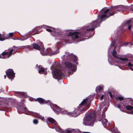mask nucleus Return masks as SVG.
<instances>
[{"instance_id": "obj_32", "label": "nucleus", "mask_w": 133, "mask_h": 133, "mask_svg": "<svg viewBox=\"0 0 133 133\" xmlns=\"http://www.w3.org/2000/svg\"><path fill=\"white\" fill-rule=\"evenodd\" d=\"M108 93L109 95V96L110 97L112 98H113V96L111 95V92L110 91H108Z\"/></svg>"}, {"instance_id": "obj_51", "label": "nucleus", "mask_w": 133, "mask_h": 133, "mask_svg": "<svg viewBox=\"0 0 133 133\" xmlns=\"http://www.w3.org/2000/svg\"><path fill=\"white\" fill-rule=\"evenodd\" d=\"M1 107V105H0V108Z\"/></svg>"}, {"instance_id": "obj_1", "label": "nucleus", "mask_w": 133, "mask_h": 133, "mask_svg": "<svg viewBox=\"0 0 133 133\" xmlns=\"http://www.w3.org/2000/svg\"><path fill=\"white\" fill-rule=\"evenodd\" d=\"M124 6L122 5L113 6L112 7V9H118L117 10L115 11L114 13L111 12L109 13L108 12L110 10L109 9H108L105 11L104 13L102 14V12L103 11L104 9H103L100 11L98 16V17H99V16L101 15V22H102V21H103V20H102V19L103 18H107L108 17L111 16L113 15L114 13H116L117 12V11H118L120 12H121L124 10Z\"/></svg>"}, {"instance_id": "obj_36", "label": "nucleus", "mask_w": 133, "mask_h": 133, "mask_svg": "<svg viewBox=\"0 0 133 133\" xmlns=\"http://www.w3.org/2000/svg\"><path fill=\"white\" fill-rule=\"evenodd\" d=\"M5 39L4 38H2L1 36V34H0V40L1 41H3Z\"/></svg>"}, {"instance_id": "obj_18", "label": "nucleus", "mask_w": 133, "mask_h": 133, "mask_svg": "<svg viewBox=\"0 0 133 133\" xmlns=\"http://www.w3.org/2000/svg\"><path fill=\"white\" fill-rule=\"evenodd\" d=\"M39 73L40 74H43L44 75H46L47 74L46 71H45L44 69L42 67H41L40 66H39Z\"/></svg>"}, {"instance_id": "obj_30", "label": "nucleus", "mask_w": 133, "mask_h": 133, "mask_svg": "<svg viewBox=\"0 0 133 133\" xmlns=\"http://www.w3.org/2000/svg\"><path fill=\"white\" fill-rule=\"evenodd\" d=\"M21 110L22 111V110H24V111H28V110H27L26 108V107H25V108H22L21 109Z\"/></svg>"}, {"instance_id": "obj_42", "label": "nucleus", "mask_w": 133, "mask_h": 133, "mask_svg": "<svg viewBox=\"0 0 133 133\" xmlns=\"http://www.w3.org/2000/svg\"><path fill=\"white\" fill-rule=\"evenodd\" d=\"M4 78H5H5L6 77V75H4Z\"/></svg>"}, {"instance_id": "obj_46", "label": "nucleus", "mask_w": 133, "mask_h": 133, "mask_svg": "<svg viewBox=\"0 0 133 133\" xmlns=\"http://www.w3.org/2000/svg\"><path fill=\"white\" fill-rule=\"evenodd\" d=\"M133 44V43H132V44H131L130 45H132Z\"/></svg>"}, {"instance_id": "obj_17", "label": "nucleus", "mask_w": 133, "mask_h": 133, "mask_svg": "<svg viewBox=\"0 0 133 133\" xmlns=\"http://www.w3.org/2000/svg\"><path fill=\"white\" fill-rule=\"evenodd\" d=\"M43 27V28H46V30L49 32H54V33H56L55 29L51 27L44 25Z\"/></svg>"}, {"instance_id": "obj_6", "label": "nucleus", "mask_w": 133, "mask_h": 133, "mask_svg": "<svg viewBox=\"0 0 133 133\" xmlns=\"http://www.w3.org/2000/svg\"><path fill=\"white\" fill-rule=\"evenodd\" d=\"M48 121L52 123L53 126H55V127L53 128H55L56 131L61 133H74L75 130L74 129L71 128L67 129L65 131L62 130L59 127L57 128L58 125L56 122L52 118H48Z\"/></svg>"}, {"instance_id": "obj_11", "label": "nucleus", "mask_w": 133, "mask_h": 133, "mask_svg": "<svg viewBox=\"0 0 133 133\" xmlns=\"http://www.w3.org/2000/svg\"><path fill=\"white\" fill-rule=\"evenodd\" d=\"M64 64L69 72L71 71L75 72L76 71V66L75 65H72L70 63L66 61L64 63Z\"/></svg>"}, {"instance_id": "obj_39", "label": "nucleus", "mask_w": 133, "mask_h": 133, "mask_svg": "<svg viewBox=\"0 0 133 133\" xmlns=\"http://www.w3.org/2000/svg\"><path fill=\"white\" fill-rule=\"evenodd\" d=\"M117 107L118 108H120V104H117Z\"/></svg>"}, {"instance_id": "obj_7", "label": "nucleus", "mask_w": 133, "mask_h": 133, "mask_svg": "<svg viewBox=\"0 0 133 133\" xmlns=\"http://www.w3.org/2000/svg\"><path fill=\"white\" fill-rule=\"evenodd\" d=\"M95 113L91 112L86 117L87 122L83 121V124L85 125L92 126L94 125V123L95 121Z\"/></svg>"}, {"instance_id": "obj_9", "label": "nucleus", "mask_w": 133, "mask_h": 133, "mask_svg": "<svg viewBox=\"0 0 133 133\" xmlns=\"http://www.w3.org/2000/svg\"><path fill=\"white\" fill-rule=\"evenodd\" d=\"M56 66L55 65H52L51 67V69L52 71V74L54 78L57 79L58 77H62L63 75V73L60 70L57 69H53Z\"/></svg>"}, {"instance_id": "obj_13", "label": "nucleus", "mask_w": 133, "mask_h": 133, "mask_svg": "<svg viewBox=\"0 0 133 133\" xmlns=\"http://www.w3.org/2000/svg\"><path fill=\"white\" fill-rule=\"evenodd\" d=\"M50 107L57 114H58L60 113L62 114L65 113L63 109H61L60 108L56 105H54V107L53 108H52L51 106H50Z\"/></svg>"}, {"instance_id": "obj_49", "label": "nucleus", "mask_w": 133, "mask_h": 133, "mask_svg": "<svg viewBox=\"0 0 133 133\" xmlns=\"http://www.w3.org/2000/svg\"><path fill=\"white\" fill-rule=\"evenodd\" d=\"M114 49H115V47H114Z\"/></svg>"}, {"instance_id": "obj_29", "label": "nucleus", "mask_w": 133, "mask_h": 133, "mask_svg": "<svg viewBox=\"0 0 133 133\" xmlns=\"http://www.w3.org/2000/svg\"><path fill=\"white\" fill-rule=\"evenodd\" d=\"M33 123L35 124H37L38 123V121L37 119H34L33 120Z\"/></svg>"}, {"instance_id": "obj_24", "label": "nucleus", "mask_w": 133, "mask_h": 133, "mask_svg": "<svg viewBox=\"0 0 133 133\" xmlns=\"http://www.w3.org/2000/svg\"><path fill=\"white\" fill-rule=\"evenodd\" d=\"M128 66L129 67V68L131 70L133 71V64L130 63H129Z\"/></svg>"}, {"instance_id": "obj_21", "label": "nucleus", "mask_w": 133, "mask_h": 133, "mask_svg": "<svg viewBox=\"0 0 133 133\" xmlns=\"http://www.w3.org/2000/svg\"><path fill=\"white\" fill-rule=\"evenodd\" d=\"M35 117L38 118L39 119H41L42 120H44V118L43 117H42L41 115H40L39 114L37 113H35Z\"/></svg>"}, {"instance_id": "obj_48", "label": "nucleus", "mask_w": 133, "mask_h": 133, "mask_svg": "<svg viewBox=\"0 0 133 133\" xmlns=\"http://www.w3.org/2000/svg\"><path fill=\"white\" fill-rule=\"evenodd\" d=\"M132 11H133V9H132Z\"/></svg>"}, {"instance_id": "obj_34", "label": "nucleus", "mask_w": 133, "mask_h": 133, "mask_svg": "<svg viewBox=\"0 0 133 133\" xmlns=\"http://www.w3.org/2000/svg\"><path fill=\"white\" fill-rule=\"evenodd\" d=\"M131 56V55L129 54H127L126 55H125V57H130Z\"/></svg>"}, {"instance_id": "obj_50", "label": "nucleus", "mask_w": 133, "mask_h": 133, "mask_svg": "<svg viewBox=\"0 0 133 133\" xmlns=\"http://www.w3.org/2000/svg\"><path fill=\"white\" fill-rule=\"evenodd\" d=\"M52 34V35H54V34Z\"/></svg>"}, {"instance_id": "obj_47", "label": "nucleus", "mask_w": 133, "mask_h": 133, "mask_svg": "<svg viewBox=\"0 0 133 133\" xmlns=\"http://www.w3.org/2000/svg\"><path fill=\"white\" fill-rule=\"evenodd\" d=\"M1 90L0 89V92H1Z\"/></svg>"}, {"instance_id": "obj_23", "label": "nucleus", "mask_w": 133, "mask_h": 133, "mask_svg": "<svg viewBox=\"0 0 133 133\" xmlns=\"http://www.w3.org/2000/svg\"><path fill=\"white\" fill-rule=\"evenodd\" d=\"M126 109L128 110H131L133 109V107L132 106L128 105L126 107Z\"/></svg>"}, {"instance_id": "obj_35", "label": "nucleus", "mask_w": 133, "mask_h": 133, "mask_svg": "<svg viewBox=\"0 0 133 133\" xmlns=\"http://www.w3.org/2000/svg\"><path fill=\"white\" fill-rule=\"evenodd\" d=\"M39 45H40V46L42 47H43V43L42 42H39Z\"/></svg>"}, {"instance_id": "obj_40", "label": "nucleus", "mask_w": 133, "mask_h": 133, "mask_svg": "<svg viewBox=\"0 0 133 133\" xmlns=\"http://www.w3.org/2000/svg\"><path fill=\"white\" fill-rule=\"evenodd\" d=\"M130 114H131L133 115V110L132 111L130 112Z\"/></svg>"}, {"instance_id": "obj_22", "label": "nucleus", "mask_w": 133, "mask_h": 133, "mask_svg": "<svg viewBox=\"0 0 133 133\" xmlns=\"http://www.w3.org/2000/svg\"><path fill=\"white\" fill-rule=\"evenodd\" d=\"M21 97L23 98H25L27 96L26 93L25 92H21Z\"/></svg>"}, {"instance_id": "obj_25", "label": "nucleus", "mask_w": 133, "mask_h": 133, "mask_svg": "<svg viewBox=\"0 0 133 133\" xmlns=\"http://www.w3.org/2000/svg\"><path fill=\"white\" fill-rule=\"evenodd\" d=\"M42 55H47L48 54L47 52H45L43 50H41L40 51Z\"/></svg>"}, {"instance_id": "obj_26", "label": "nucleus", "mask_w": 133, "mask_h": 133, "mask_svg": "<svg viewBox=\"0 0 133 133\" xmlns=\"http://www.w3.org/2000/svg\"><path fill=\"white\" fill-rule=\"evenodd\" d=\"M123 98L121 96H118L116 98L117 100H119L120 101H122L123 99Z\"/></svg>"}, {"instance_id": "obj_33", "label": "nucleus", "mask_w": 133, "mask_h": 133, "mask_svg": "<svg viewBox=\"0 0 133 133\" xmlns=\"http://www.w3.org/2000/svg\"><path fill=\"white\" fill-rule=\"evenodd\" d=\"M131 21L130 20L127 21L126 22V24L127 25L129 24L130 23Z\"/></svg>"}, {"instance_id": "obj_10", "label": "nucleus", "mask_w": 133, "mask_h": 133, "mask_svg": "<svg viewBox=\"0 0 133 133\" xmlns=\"http://www.w3.org/2000/svg\"><path fill=\"white\" fill-rule=\"evenodd\" d=\"M13 49H11L9 52H6L4 51L2 53L1 55H0V58H6L9 57L12 55L14 53H12V52L15 49H17V47L16 46H14Z\"/></svg>"}, {"instance_id": "obj_15", "label": "nucleus", "mask_w": 133, "mask_h": 133, "mask_svg": "<svg viewBox=\"0 0 133 133\" xmlns=\"http://www.w3.org/2000/svg\"><path fill=\"white\" fill-rule=\"evenodd\" d=\"M103 88L102 86H99L97 87L96 89V90L97 92V94L98 95H101V96L100 97V99L102 100L103 99L104 94H101L100 93H102L103 92Z\"/></svg>"}, {"instance_id": "obj_14", "label": "nucleus", "mask_w": 133, "mask_h": 133, "mask_svg": "<svg viewBox=\"0 0 133 133\" xmlns=\"http://www.w3.org/2000/svg\"><path fill=\"white\" fill-rule=\"evenodd\" d=\"M6 72L9 78L11 79V80L13 79L15 76V73L12 69H9L7 70Z\"/></svg>"}, {"instance_id": "obj_3", "label": "nucleus", "mask_w": 133, "mask_h": 133, "mask_svg": "<svg viewBox=\"0 0 133 133\" xmlns=\"http://www.w3.org/2000/svg\"><path fill=\"white\" fill-rule=\"evenodd\" d=\"M66 34L68 36L65 38V39L67 43H71L74 41L75 38H78L81 36V34L79 33H76L73 30H68L67 31Z\"/></svg>"}, {"instance_id": "obj_19", "label": "nucleus", "mask_w": 133, "mask_h": 133, "mask_svg": "<svg viewBox=\"0 0 133 133\" xmlns=\"http://www.w3.org/2000/svg\"><path fill=\"white\" fill-rule=\"evenodd\" d=\"M36 101H38L39 103H48V102L45 100L41 98H38L36 99L35 100Z\"/></svg>"}, {"instance_id": "obj_44", "label": "nucleus", "mask_w": 133, "mask_h": 133, "mask_svg": "<svg viewBox=\"0 0 133 133\" xmlns=\"http://www.w3.org/2000/svg\"><path fill=\"white\" fill-rule=\"evenodd\" d=\"M91 100H89V101L90 103H91Z\"/></svg>"}, {"instance_id": "obj_27", "label": "nucleus", "mask_w": 133, "mask_h": 133, "mask_svg": "<svg viewBox=\"0 0 133 133\" xmlns=\"http://www.w3.org/2000/svg\"><path fill=\"white\" fill-rule=\"evenodd\" d=\"M23 48H28L31 49L32 46L30 45H26L25 46H22Z\"/></svg>"}, {"instance_id": "obj_37", "label": "nucleus", "mask_w": 133, "mask_h": 133, "mask_svg": "<svg viewBox=\"0 0 133 133\" xmlns=\"http://www.w3.org/2000/svg\"><path fill=\"white\" fill-rule=\"evenodd\" d=\"M13 35V33H10L9 34V36H12Z\"/></svg>"}, {"instance_id": "obj_41", "label": "nucleus", "mask_w": 133, "mask_h": 133, "mask_svg": "<svg viewBox=\"0 0 133 133\" xmlns=\"http://www.w3.org/2000/svg\"><path fill=\"white\" fill-rule=\"evenodd\" d=\"M36 33H35L34 34H32V35H35L36 34Z\"/></svg>"}, {"instance_id": "obj_43", "label": "nucleus", "mask_w": 133, "mask_h": 133, "mask_svg": "<svg viewBox=\"0 0 133 133\" xmlns=\"http://www.w3.org/2000/svg\"><path fill=\"white\" fill-rule=\"evenodd\" d=\"M108 53L109 52V49L108 50Z\"/></svg>"}, {"instance_id": "obj_8", "label": "nucleus", "mask_w": 133, "mask_h": 133, "mask_svg": "<svg viewBox=\"0 0 133 133\" xmlns=\"http://www.w3.org/2000/svg\"><path fill=\"white\" fill-rule=\"evenodd\" d=\"M63 60L64 61H72L74 62H76L77 58L75 56H72L68 52L65 53V55H63L62 57Z\"/></svg>"}, {"instance_id": "obj_5", "label": "nucleus", "mask_w": 133, "mask_h": 133, "mask_svg": "<svg viewBox=\"0 0 133 133\" xmlns=\"http://www.w3.org/2000/svg\"><path fill=\"white\" fill-rule=\"evenodd\" d=\"M99 25L100 22H98V19L92 22L89 25L84 27V30L82 33V36H86L87 35L86 34L89 33L90 31L94 30L95 28L98 27Z\"/></svg>"}, {"instance_id": "obj_28", "label": "nucleus", "mask_w": 133, "mask_h": 133, "mask_svg": "<svg viewBox=\"0 0 133 133\" xmlns=\"http://www.w3.org/2000/svg\"><path fill=\"white\" fill-rule=\"evenodd\" d=\"M112 133H120L118 130L116 129L112 130Z\"/></svg>"}, {"instance_id": "obj_31", "label": "nucleus", "mask_w": 133, "mask_h": 133, "mask_svg": "<svg viewBox=\"0 0 133 133\" xmlns=\"http://www.w3.org/2000/svg\"><path fill=\"white\" fill-rule=\"evenodd\" d=\"M115 43V40H114L113 42L110 45V46L111 47H112L114 46Z\"/></svg>"}, {"instance_id": "obj_2", "label": "nucleus", "mask_w": 133, "mask_h": 133, "mask_svg": "<svg viewBox=\"0 0 133 133\" xmlns=\"http://www.w3.org/2000/svg\"><path fill=\"white\" fill-rule=\"evenodd\" d=\"M89 97H87L79 104L78 107L72 114V117H76L80 114L84 112L87 109V107L88 106L87 105V101H88Z\"/></svg>"}, {"instance_id": "obj_45", "label": "nucleus", "mask_w": 133, "mask_h": 133, "mask_svg": "<svg viewBox=\"0 0 133 133\" xmlns=\"http://www.w3.org/2000/svg\"><path fill=\"white\" fill-rule=\"evenodd\" d=\"M127 43L128 44V43ZM127 44H125L124 45H127Z\"/></svg>"}, {"instance_id": "obj_38", "label": "nucleus", "mask_w": 133, "mask_h": 133, "mask_svg": "<svg viewBox=\"0 0 133 133\" xmlns=\"http://www.w3.org/2000/svg\"><path fill=\"white\" fill-rule=\"evenodd\" d=\"M132 26V25H129L128 26V28L129 29H131V27Z\"/></svg>"}, {"instance_id": "obj_20", "label": "nucleus", "mask_w": 133, "mask_h": 133, "mask_svg": "<svg viewBox=\"0 0 133 133\" xmlns=\"http://www.w3.org/2000/svg\"><path fill=\"white\" fill-rule=\"evenodd\" d=\"M33 46L34 48L37 50H40L41 49L40 47L36 43H33Z\"/></svg>"}, {"instance_id": "obj_16", "label": "nucleus", "mask_w": 133, "mask_h": 133, "mask_svg": "<svg viewBox=\"0 0 133 133\" xmlns=\"http://www.w3.org/2000/svg\"><path fill=\"white\" fill-rule=\"evenodd\" d=\"M47 53L48 54V55H55L59 52V51L58 50H56L55 51H54L52 50L50 48H48L46 49Z\"/></svg>"}, {"instance_id": "obj_4", "label": "nucleus", "mask_w": 133, "mask_h": 133, "mask_svg": "<svg viewBox=\"0 0 133 133\" xmlns=\"http://www.w3.org/2000/svg\"><path fill=\"white\" fill-rule=\"evenodd\" d=\"M107 108L105 106L100 107V109L98 110L97 113L98 114V119L99 121L102 122V124L104 127L107 124L108 121L107 120L104 118L105 115L104 112L107 110Z\"/></svg>"}, {"instance_id": "obj_12", "label": "nucleus", "mask_w": 133, "mask_h": 133, "mask_svg": "<svg viewBox=\"0 0 133 133\" xmlns=\"http://www.w3.org/2000/svg\"><path fill=\"white\" fill-rule=\"evenodd\" d=\"M113 56L116 59H118L119 60H122L123 61H127L128 60L127 58H123V56L125 55H116V51L115 50H114L112 52Z\"/></svg>"}]
</instances>
